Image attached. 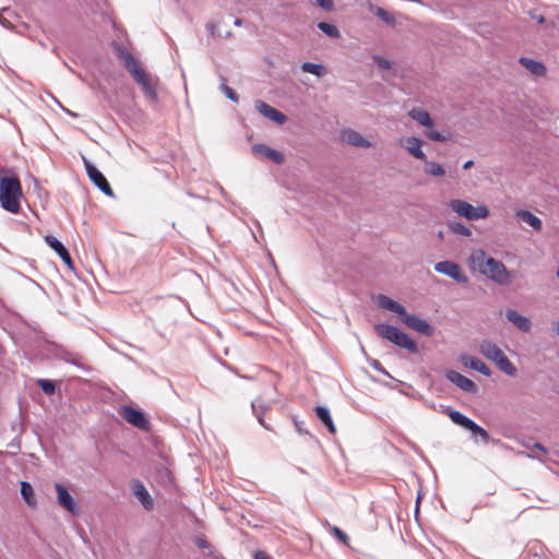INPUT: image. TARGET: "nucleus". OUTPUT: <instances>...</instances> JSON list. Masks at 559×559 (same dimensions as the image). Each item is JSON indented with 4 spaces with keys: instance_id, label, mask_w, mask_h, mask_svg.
<instances>
[{
    "instance_id": "obj_1",
    "label": "nucleus",
    "mask_w": 559,
    "mask_h": 559,
    "mask_svg": "<svg viewBox=\"0 0 559 559\" xmlns=\"http://www.w3.org/2000/svg\"><path fill=\"white\" fill-rule=\"evenodd\" d=\"M469 266L499 285H509L512 275L506 265L491 257H488L483 249L472 251L468 258Z\"/></svg>"
},
{
    "instance_id": "obj_2",
    "label": "nucleus",
    "mask_w": 559,
    "mask_h": 559,
    "mask_svg": "<svg viewBox=\"0 0 559 559\" xmlns=\"http://www.w3.org/2000/svg\"><path fill=\"white\" fill-rule=\"evenodd\" d=\"M118 57L123 60L126 69L130 72L134 81L141 85V88L146 97L151 100L157 99V93L151 78L141 68L132 53L123 47L117 49Z\"/></svg>"
},
{
    "instance_id": "obj_3",
    "label": "nucleus",
    "mask_w": 559,
    "mask_h": 559,
    "mask_svg": "<svg viewBox=\"0 0 559 559\" xmlns=\"http://www.w3.org/2000/svg\"><path fill=\"white\" fill-rule=\"evenodd\" d=\"M22 187L16 176L0 177V205L16 214L21 210Z\"/></svg>"
},
{
    "instance_id": "obj_4",
    "label": "nucleus",
    "mask_w": 559,
    "mask_h": 559,
    "mask_svg": "<svg viewBox=\"0 0 559 559\" xmlns=\"http://www.w3.org/2000/svg\"><path fill=\"white\" fill-rule=\"evenodd\" d=\"M479 353L496 364V366L503 371L506 374L510 377H514L518 372L515 366L510 361V359L504 355L501 348L492 343L491 341H483L479 344Z\"/></svg>"
},
{
    "instance_id": "obj_5",
    "label": "nucleus",
    "mask_w": 559,
    "mask_h": 559,
    "mask_svg": "<svg viewBox=\"0 0 559 559\" xmlns=\"http://www.w3.org/2000/svg\"><path fill=\"white\" fill-rule=\"evenodd\" d=\"M377 334L396 346L407 349L409 353H417L416 343L404 332L389 324H377L374 326Z\"/></svg>"
},
{
    "instance_id": "obj_6",
    "label": "nucleus",
    "mask_w": 559,
    "mask_h": 559,
    "mask_svg": "<svg viewBox=\"0 0 559 559\" xmlns=\"http://www.w3.org/2000/svg\"><path fill=\"white\" fill-rule=\"evenodd\" d=\"M449 207L460 217L468 221L485 219L490 215L487 206H473L471 203L461 199H453L449 202Z\"/></svg>"
},
{
    "instance_id": "obj_7",
    "label": "nucleus",
    "mask_w": 559,
    "mask_h": 559,
    "mask_svg": "<svg viewBox=\"0 0 559 559\" xmlns=\"http://www.w3.org/2000/svg\"><path fill=\"white\" fill-rule=\"evenodd\" d=\"M435 271L449 276L450 278L454 280L459 284H467L468 277L462 270V267L450 260L440 261L435 264Z\"/></svg>"
},
{
    "instance_id": "obj_8",
    "label": "nucleus",
    "mask_w": 559,
    "mask_h": 559,
    "mask_svg": "<svg viewBox=\"0 0 559 559\" xmlns=\"http://www.w3.org/2000/svg\"><path fill=\"white\" fill-rule=\"evenodd\" d=\"M83 163L91 181L106 195L114 197V191L105 176L85 157Z\"/></svg>"
},
{
    "instance_id": "obj_9",
    "label": "nucleus",
    "mask_w": 559,
    "mask_h": 559,
    "mask_svg": "<svg viewBox=\"0 0 559 559\" xmlns=\"http://www.w3.org/2000/svg\"><path fill=\"white\" fill-rule=\"evenodd\" d=\"M119 414L126 421L139 429L147 430L150 428L148 419L145 417L144 413L139 409L131 406H123Z\"/></svg>"
},
{
    "instance_id": "obj_10",
    "label": "nucleus",
    "mask_w": 559,
    "mask_h": 559,
    "mask_svg": "<svg viewBox=\"0 0 559 559\" xmlns=\"http://www.w3.org/2000/svg\"><path fill=\"white\" fill-rule=\"evenodd\" d=\"M340 138L344 143L355 147L369 148L372 146V143L361 133L350 128L343 129L340 133Z\"/></svg>"
},
{
    "instance_id": "obj_11",
    "label": "nucleus",
    "mask_w": 559,
    "mask_h": 559,
    "mask_svg": "<svg viewBox=\"0 0 559 559\" xmlns=\"http://www.w3.org/2000/svg\"><path fill=\"white\" fill-rule=\"evenodd\" d=\"M401 318H402V321L409 329H412L423 335H426V336L432 335L433 328L426 320H424L415 314H409L406 311H405V314H403Z\"/></svg>"
},
{
    "instance_id": "obj_12",
    "label": "nucleus",
    "mask_w": 559,
    "mask_h": 559,
    "mask_svg": "<svg viewBox=\"0 0 559 559\" xmlns=\"http://www.w3.org/2000/svg\"><path fill=\"white\" fill-rule=\"evenodd\" d=\"M399 144L404 147L409 155L414 158L419 159L421 162H426V154L423 151L424 141L416 136H407L405 139H401Z\"/></svg>"
},
{
    "instance_id": "obj_13",
    "label": "nucleus",
    "mask_w": 559,
    "mask_h": 559,
    "mask_svg": "<svg viewBox=\"0 0 559 559\" xmlns=\"http://www.w3.org/2000/svg\"><path fill=\"white\" fill-rule=\"evenodd\" d=\"M55 489L57 492L58 503L70 513L78 514L80 511L79 506L76 504L75 500L70 495L68 489L59 483L55 485Z\"/></svg>"
},
{
    "instance_id": "obj_14",
    "label": "nucleus",
    "mask_w": 559,
    "mask_h": 559,
    "mask_svg": "<svg viewBox=\"0 0 559 559\" xmlns=\"http://www.w3.org/2000/svg\"><path fill=\"white\" fill-rule=\"evenodd\" d=\"M445 378L464 392L474 394L478 391V386L474 381H472L471 379L466 378L465 376L461 374L457 371L448 370L445 372Z\"/></svg>"
},
{
    "instance_id": "obj_15",
    "label": "nucleus",
    "mask_w": 559,
    "mask_h": 559,
    "mask_svg": "<svg viewBox=\"0 0 559 559\" xmlns=\"http://www.w3.org/2000/svg\"><path fill=\"white\" fill-rule=\"evenodd\" d=\"M255 109L265 118L270 119L271 121L282 126L287 121V117L281 112L280 110L275 109L274 107L270 106L265 102L257 100Z\"/></svg>"
},
{
    "instance_id": "obj_16",
    "label": "nucleus",
    "mask_w": 559,
    "mask_h": 559,
    "mask_svg": "<svg viewBox=\"0 0 559 559\" xmlns=\"http://www.w3.org/2000/svg\"><path fill=\"white\" fill-rule=\"evenodd\" d=\"M252 151L257 154L263 155L277 165H282L285 162V156L283 153L265 144H254L252 146Z\"/></svg>"
},
{
    "instance_id": "obj_17",
    "label": "nucleus",
    "mask_w": 559,
    "mask_h": 559,
    "mask_svg": "<svg viewBox=\"0 0 559 559\" xmlns=\"http://www.w3.org/2000/svg\"><path fill=\"white\" fill-rule=\"evenodd\" d=\"M506 318L514 326L522 332H530L532 329V322L527 317L522 316L514 309H507Z\"/></svg>"
},
{
    "instance_id": "obj_18",
    "label": "nucleus",
    "mask_w": 559,
    "mask_h": 559,
    "mask_svg": "<svg viewBox=\"0 0 559 559\" xmlns=\"http://www.w3.org/2000/svg\"><path fill=\"white\" fill-rule=\"evenodd\" d=\"M45 241L51 249H53L58 253V255L68 266H72V259L67 248L63 246L61 241H59L56 237L51 235L45 236Z\"/></svg>"
},
{
    "instance_id": "obj_19",
    "label": "nucleus",
    "mask_w": 559,
    "mask_h": 559,
    "mask_svg": "<svg viewBox=\"0 0 559 559\" xmlns=\"http://www.w3.org/2000/svg\"><path fill=\"white\" fill-rule=\"evenodd\" d=\"M461 362L465 367L474 369L484 376L489 377L491 374L490 368L477 357L469 356V355H462Z\"/></svg>"
},
{
    "instance_id": "obj_20",
    "label": "nucleus",
    "mask_w": 559,
    "mask_h": 559,
    "mask_svg": "<svg viewBox=\"0 0 559 559\" xmlns=\"http://www.w3.org/2000/svg\"><path fill=\"white\" fill-rule=\"evenodd\" d=\"M519 63L534 76H545L547 73L545 64L539 61L526 57H521L519 59Z\"/></svg>"
},
{
    "instance_id": "obj_21",
    "label": "nucleus",
    "mask_w": 559,
    "mask_h": 559,
    "mask_svg": "<svg viewBox=\"0 0 559 559\" xmlns=\"http://www.w3.org/2000/svg\"><path fill=\"white\" fill-rule=\"evenodd\" d=\"M132 490L146 510H151L153 508V499L140 480H135L133 483Z\"/></svg>"
},
{
    "instance_id": "obj_22",
    "label": "nucleus",
    "mask_w": 559,
    "mask_h": 559,
    "mask_svg": "<svg viewBox=\"0 0 559 559\" xmlns=\"http://www.w3.org/2000/svg\"><path fill=\"white\" fill-rule=\"evenodd\" d=\"M378 305L380 308L392 311L399 314L400 317L405 314L406 309L401 304L396 302L395 300L385 295L378 296Z\"/></svg>"
},
{
    "instance_id": "obj_23",
    "label": "nucleus",
    "mask_w": 559,
    "mask_h": 559,
    "mask_svg": "<svg viewBox=\"0 0 559 559\" xmlns=\"http://www.w3.org/2000/svg\"><path fill=\"white\" fill-rule=\"evenodd\" d=\"M516 217L521 219L523 223L530 225L534 230L539 231L543 227V223L540 218L534 215L532 212L526 210H520L516 212Z\"/></svg>"
},
{
    "instance_id": "obj_24",
    "label": "nucleus",
    "mask_w": 559,
    "mask_h": 559,
    "mask_svg": "<svg viewBox=\"0 0 559 559\" xmlns=\"http://www.w3.org/2000/svg\"><path fill=\"white\" fill-rule=\"evenodd\" d=\"M408 115L414 119L416 122H418L420 126H424L426 128H432L433 121L425 109L421 108H414L412 109Z\"/></svg>"
},
{
    "instance_id": "obj_25",
    "label": "nucleus",
    "mask_w": 559,
    "mask_h": 559,
    "mask_svg": "<svg viewBox=\"0 0 559 559\" xmlns=\"http://www.w3.org/2000/svg\"><path fill=\"white\" fill-rule=\"evenodd\" d=\"M314 411H316L317 417L324 424V426L328 428L329 432L335 433L336 428L332 420L330 411L325 406H317Z\"/></svg>"
},
{
    "instance_id": "obj_26",
    "label": "nucleus",
    "mask_w": 559,
    "mask_h": 559,
    "mask_svg": "<svg viewBox=\"0 0 559 559\" xmlns=\"http://www.w3.org/2000/svg\"><path fill=\"white\" fill-rule=\"evenodd\" d=\"M424 163L425 165L423 171L427 176L439 178L445 175V169L441 164L433 160H428L427 158Z\"/></svg>"
},
{
    "instance_id": "obj_27",
    "label": "nucleus",
    "mask_w": 559,
    "mask_h": 559,
    "mask_svg": "<svg viewBox=\"0 0 559 559\" xmlns=\"http://www.w3.org/2000/svg\"><path fill=\"white\" fill-rule=\"evenodd\" d=\"M447 414L448 416L450 417V419L457 426H461L465 429H468V427L471 426V424L473 423V420L471 418H468L467 416H465L464 414H462L461 412L459 411H455V409H448L447 411Z\"/></svg>"
},
{
    "instance_id": "obj_28",
    "label": "nucleus",
    "mask_w": 559,
    "mask_h": 559,
    "mask_svg": "<svg viewBox=\"0 0 559 559\" xmlns=\"http://www.w3.org/2000/svg\"><path fill=\"white\" fill-rule=\"evenodd\" d=\"M300 68L302 72L313 74L317 78H322L326 74V68L321 63L304 62Z\"/></svg>"
},
{
    "instance_id": "obj_29",
    "label": "nucleus",
    "mask_w": 559,
    "mask_h": 559,
    "mask_svg": "<svg viewBox=\"0 0 559 559\" xmlns=\"http://www.w3.org/2000/svg\"><path fill=\"white\" fill-rule=\"evenodd\" d=\"M21 496L23 497L24 501L27 503V506L34 508L36 506V499L34 496L33 487L27 481L21 483Z\"/></svg>"
},
{
    "instance_id": "obj_30",
    "label": "nucleus",
    "mask_w": 559,
    "mask_h": 559,
    "mask_svg": "<svg viewBox=\"0 0 559 559\" xmlns=\"http://www.w3.org/2000/svg\"><path fill=\"white\" fill-rule=\"evenodd\" d=\"M448 228L451 233L461 235L464 237L472 236V230L469 227L465 226L463 223L460 222H449Z\"/></svg>"
},
{
    "instance_id": "obj_31",
    "label": "nucleus",
    "mask_w": 559,
    "mask_h": 559,
    "mask_svg": "<svg viewBox=\"0 0 559 559\" xmlns=\"http://www.w3.org/2000/svg\"><path fill=\"white\" fill-rule=\"evenodd\" d=\"M370 11L373 12L380 20H382L384 23L389 25H394L396 22L395 17L383 8L370 7Z\"/></svg>"
},
{
    "instance_id": "obj_32",
    "label": "nucleus",
    "mask_w": 559,
    "mask_h": 559,
    "mask_svg": "<svg viewBox=\"0 0 559 559\" xmlns=\"http://www.w3.org/2000/svg\"><path fill=\"white\" fill-rule=\"evenodd\" d=\"M318 28L331 38H340L341 37V33L334 24H330L326 22H319Z\"/></svg>"
},
{
    "instance_id": "obj_33",
    "label": "nucleus",
    "mask_w": 559,
    "mask_h": 559,
    "mask_svg": "<svg viewBox=\"0 0 559 559\" xmlns=\"http://www.w3.org/2000/svg\"><path fill=\"white\" fill-rule=\"evenodd\" d=\"M474 437H479L484 443H489L490 436L489 433L479 425H477L475 421L471 424L468 429Z\"/></svg>"
},
{
    "instance_id": "obj_34",
    "label": "nucleus",
    "mask_w": 559,
    "mask_h": 559,
    "mask_svg": "<svg viewBox=\"0 0 559 559\" xmlns=\"http://www.w3.org/2000/svg\"><path fill=\"white\" fill-rule=\"evenodd\" d=\"M37 385L44 391L46 394H53L56 391V385L52 381L46 379H38Z\"/></svg>"
},
{
    "instance_id": "obj_35",
    "label": "nucleus",
    "mask_w": 559,
    "mask_h": 559,
    "mask_svg": "<svg viewBox=\"0 0 559 559\" xmlns=\"http://www.w3.org/2000/svg\"><path fill=\"white\" fill-rule=\"evenodd\" d=\"M157 475L159 478V481L163 484H170L173 483V476L170 471L167 467H160L157 469Z\"/></svg>"
},
{
    "instance_id": "obj_36",
    "label": "nucleus",
    "mask_w": 559,
    "mask_h": 559,
    "mask_svg": "<svg viewBox=\"0 0 559 559\" xmlns=\"http://www.w3.org/2000/svg\"><path fill=\"white\" fill-rule=\"evenodd\" d=\"M221 91L224 93V95L230 99L231 102H235L237 103L239 100V96L238 94L231 88L229 87L228 85L226 84H222L221 85Z\"/></svg>"
},
{
    "instance_id": "obj_37",
    "label": "nucleus",
    "mask_w": 559,
    "mask_h": 559,
    "mask_svg": "<svg viewBox=\"0 0 559 559\" xmlns=\"http://www.w3.org/2000/svg\"><path fill=\"white\" fill-rule=\"evenodd\" d=\"M331 532L341 543H343L344 545L348 544L349 537L341 528H338L337 526H332Z\"/></svg>"
},
{
    "instance_id": "obj_38",
    "label": "nucleus",
    "mask_w": 559,
    "mask_h": 559,
    "mask_svg": "<svg viewBox=\"0 0 559 559\" xmlns=\"http://www.w3.org/2000/svg\"><path fill=\"white\" fill-rule=\"evenodd\" d=\"M259 407H262V405L260 404L259 401H254L251 403V407H252V411L253 413L257 415V419L258 421L267 430H272V428L265 424L264 419H263V416L262 414L258 413L257 408Z\"/></svg>"
},
{
    "instance_id": "obj_39",
    "label": "nucleus",
    "mask_w": 559,
    "mask_h": 559,
    "mask_svg": "<svg viewBox=\"0 0 559 559\" xmlns=\"http://www.w3.org/2000/svg\"><path fill=\"white\" fill-rule=\"evenodd\" d=\"M372 59L373 62L382 70H389L392 67L391 61L381 56H373Z\"/></svg>"
},
{
    "instance_id": "obj_40",
    "label": "nucleus",
    "mask_w": 559,
    "mask_h": 559,
    "mask_svg": "<svg viewBox=\"0 0 559 559\" xmlns=\"http://www.w3.org/2000/svg\"><path fill=\"white\" fill-rule=\"evenodd\" d=\"M60 358L66 360L67 362H71L74 365H79L80 357L78 354L70 353V352H62L60 354Z\"/></svg>"
},
{
    "instance_id": "obj_41",
    "label": "nucleus",
    "mask_w": 559,
    "mask_h": 559,
    "mask_svg": "<svg viewBox=\"0 0 559 559\" xmlns=\"http://www.w3.org/2000/svg\"><path fill=\"white\" fill-rule=\"evenodd\" d=\"M194 544L200 548V549H207L210 551V554H212V546L211 544L203 537H195L194 538Z\"/></svg>"
},
{
    "instance_id": "obj_42",
    "label": "nucleus",
    "mask_w": 559,
    "mask_h": 559,
    "mask_svg": "<svg viewBox=\"0 0 559 559\" xmlns=\"http://www.w3.org/2000/svg\"><path fill=\"white\" fill-rule=\"evenodd\" d=\"M427 138L437 142H445L448 140V138L439 131H429Z\"/></svg>"
},
{
    "instance_id": "obj_43",
    "label": "nucleus",
    "mask_w": 559,
    "mask_h": 559,
    "mask_svg": "<svg viewBox=\"0 0 559 559\" xmlns=\"http://www.w3.org/2000/svg\"><path fill=\"white\" fill-rule=\"evenodd\" d=\"M316 3L325 11H331L334 8V3L332 0H314Z\"/></svg>"
},
{
    "instance_id": "obj_44",
    "label": "nucleus",
    "mask_w": 559,
    "mask_h": 559,
    "mask_svg": "<svg viewBox=\"0 0 559 559\" xmlns=\"http://www.w3.org/2000/svg\"><path fill=\"white\" fill-rule=\"evenodd\" d=\"M532 449H535V450H538L540 453H543L544 455L548 454V451L547 449L539 442H535L533 445H532Z\"/></svg>"
},
{
    "instance_id": "obj_45",
    "label": "nucleus",
    "mask_w": 559,
    "mask_h": 559,
    "mask_svg": "<svg viewBox=\"0 0 559 559\" xmlns=\"http://www.w3.org/2000/svg\"><path fill=\"white\" fill-rule=\"evenodd\" d=\"M294 424H295V427H296V430H297L298 433H300V435H302V433H307L308 435L309 433L307 430H305L302 428V423L301 421H298V420L295 419Z\"/></svg>"
},
{
    "instance_id": "obj_46",
    "label": "nucleus",
    "mask_w": 559,
    "mask_h": 559,
    "mask_svg": "<svg viewBox=\"0 0 559 559\" xmlns=\"http://www.w3.org/2000/svg\"><path fill=\"white\" fill-rule=\"evenodd\" d=\"M0 24L5 28H12V23L0 14Z\"/></svg>"
},
{
    "instance_id": "obj_47",
    "label": "nucleus",
    "mask_w": 559,
    "mask_h": 559,
    "mask_svg": "<svg viewBox=\"0 0 559 559\" xmlns=\"http://www.w3.org/2000/svg\"><path fill=\"white\" fill-rule=\"evenodd\" d=\"M254 559H269V557L264 551H257L254 554Z\"/></svg>"
},
{
    "instance_id": "obj_48",
    "label": "nucleus",
    "mask_w": 559,
    "mask_h": 559,
    "mask_svg": "<svg viewBox=\"0 0 559 559\" xmlns=\"http://www.w3.org/2000/svg\"><path fill=\"white\" fill-rule=\"evenodd\" d=\"M474 166V162L473 160H467L463 164V169L464 170H467L469 168H472Z\"/></svg>"
},
{
    "instance_id": "obj_49",
    "label": "nucleus",
    "mask_w": 559,
    "mask_h": 559,
    "mask_svg": "<svg viewBox=\"0 0 559 559\" xmlns=\"http://www.w3.org/2000/svg\"><path fill=\"white\" fill-rule=\"evenodd\" d=\"M371 365H372V367H373L374 369H377V370H381V371H382V369H381V365H380V362H379L378 360H373Z\"/></svg>"
},
{
    "instance_id": "obj_50",
    "label": "nucleus",
    "mask_w": 559,
    "mask_h": 559,
    "mask_svg": "<svg viewBox=\"0 0 559 559\" xmlns=\"http://www.w3.org/2000/svg\"><path fill=\"white\" fill-rule=\"evenodd\" d=\"M552 330L555 331V333L559 336V322H555L552 324Z\"/></svg>"
},
{
    "instance_id": "obj_51",
    "label": "nucleus",
    "mask_w": 559,
    "mask_h": 559,
    "mask_svg": "<svg viewBox=\"0 0 559 559\" xmlns=\"http://www.w3.org/2000/svg\"><path fill=\"white\" fill-rule=\"evenodd\" d=\"M527 456L531 457V459H538L539 461L543 462V459H540L539 456L535 455L534 452L527 453Z\"/></svg>"
},
{
    "instance_id": "obj_52",
    "label": "nucleus",
    "mask_w": 559,
    "mask_h": 559,
    "mask_svg": "<svg viewBox=\"0 0 559 559\" xmlns=\"http://www.w3.org/2000/svg\"><path fill=\"white\" fill-rule=\"evenodd\" d=\"M527 456L531 457V459H538L539 461L543 462V459H540L539 456L535 455L534 452L527 453Z\"/></svg>"
},
{
    "instance_id": "obj_53",
    "label": "nucleus",
    "mask_w": 559,
    "mask_h": 559,
    "mask_svg": "<svg viewBox=\"0 0 559 559\" xmlns=\"http://www.w3.org/2000/svg\"><path fill=\"white\" fill-rule=\"evenodd\" d=\"M536 21H537L539 24H542V23H544L545 19H544V16L539 15V16H537V17H536Z\"/></svg>"
},
{
    "instance_id": "obj_54",
    "label": "nucleus",
    "mask_w": 559,
    "mask_h": 559,
    "mask_svg": "<svg viewBox=\"0 0 559 559\" xmlns=\"http://www.w3.org/2000/svg\"><path fill=\"white\" fill-rule=\"evenodd\" d=\"M234 24H235L236 26H240V25L242 24V21H241L240 19H236V20L234 21Z\"/></svg>"
},
{
    "instance_id": "obj_55",
    "label": "nucleus",
    "mask_w": 559,
    "mask_h": 559,
    "mask_svg": "<svg viewBox=\"0 0 559 559\" xmlns=\"http://www.w3.org/2000/svg\"><path fill=\"white\" fill-rule=\"evenodd\" d=\"M557 276L559 277V269L557 270Z\"/></svg>"
}]
</instances>
